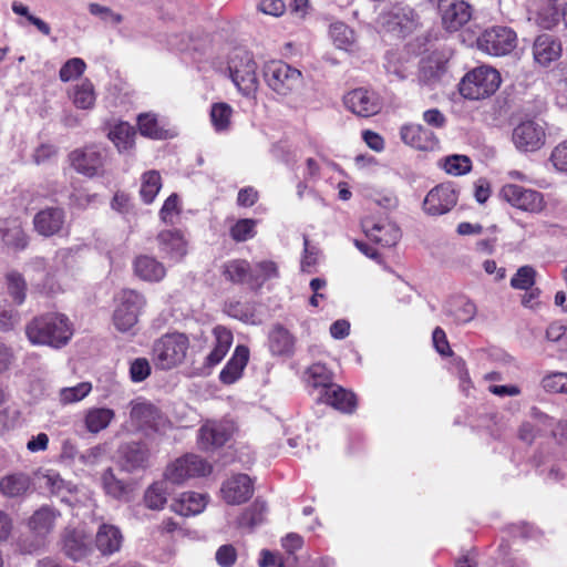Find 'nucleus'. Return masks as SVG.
<instances>
[{
	"label": "nucleus",
	"instance_id": "59",
	"mask_svg": "<svg viewBox=\"0 0 567 567\" xmlns=\"http://www.w3.org/2000/svg\"><path fill=\"white\" fill-rule=\"evenodd\" d=\"M179 198L176 194H172L166 198L159 212L161 219L165 224H173L174 217L179 214Z\"/></svg>",
	"mask_w": 567,
	"mask_h": 567
},
{
	"label": "nucleus",
	"instance_id": "47",
	"mask_svg": "<svg viewBox=\"0 0 567 567\" xmlns=\"http://www.w3.org/2000/svg\"><path fill=\"white\" fill-rule=\"evenodd\" d=\"M257 220L252 218L238 219L229 229V235L237 243L252 239L256 231Z\"/></svg>",
	"mask_w": 567,
	"mask_h": 567
},
{
	"label": "nucleus",
	"instance_id": "46",
	"mask_svg": "<svg viewBox=\"0 0 567 567\" xmlns=\"http://www.w3.org/2000/svg\"><path fill=\"white\" fill-rule=\"evenodd\" d=\"M233 109L229 104L214 103L210 109V122L216 131H227L230 127Z\"/></svg>",
	"mask_w": 567,
	"mask_h": 567
},
{
	"label": "nucleus",
	"instance_id": "6",
	"mask_svg": "<svg viewBox=\"0 0 567 567\" xmlns=\"http://www.w3.org/2000/svg\"><path fill=\"white\" fill-rule=\"evenodd\" d=\"M267 85L278 95L291 94L302 82V73L284 61H270L264 68Z\"/></svg>",
	"mask_w": 567,
	"mask_h": 567
},
{
	"label": "nucleus",
	"instance_id": "25",
	"mask_svg": "<svg viewBox=\"0 0 567 567\" xmlns=\"http://www.w3.org/2000/svg\"><path fill=\"white\" fill-rule=\"evenodd\" d=\"M249 360V350L245 346H237L231 358L219 373V380L224 384L235 383L243 374Z\"/></svg>",
	"mask_w": 567,
	"mask_h": 567
},
{
	"label": "nucleus",
	"instance_id": "37",
	"mask_svg": "<svg viewBox=\"0 0 567 567\" xmlns=\"http://www.w3.org/2000/svg\"><path fill=\"white\" fill-rule=\"evenodd\" d=\"M545 137L544 124L534 120L519 123L513 131L514 142H543Z\"/></svg>",
	"mask_w": 567,
	"mask_h": 567
},
{
	"label": "nucleus",
	"instance_id": "63",
	"mask_svg": "<svg viewBox=\"0 0 567 567\" xmlns=\"http://www.w3.org/2000/svg\"><path fill=\"white\" fill-rule=\"evenodd\" d=\"M236 558L237 553L233 545H223L216 551V560L221 567H231Z\"/></svg>",
	"mask_w": 567,
	"mask_h": 567
},
{
	"label": "nucleus",
	"instance_id": "58",
	"mask_svg": "<svg viewBox=\"0 0 567 567\" xmlns=\"http://www.w3.org/2000/svg\"><path fill=\"white\" fill-rule=\"evenodd\" d=\"M369 197L378 206L385 209H393L398 206V197L395 194L388 189H375L369 194Z\"/></svg>",
	"mask_w": 567,
	"mask_h": 567
},
{
	"label": "nucleus",
	"instance_id": "7",
	"mask_svg": "<svg viewBox=\"0 0 567 567\" xmlns=\"http://www.w3.org/2000/svg\"><path fill=\"white\" fill-rule=\"evenodd\" d=\"M228 69L233 82L245 95L257 90V64L249 52L235 50L229 59Z\"/></svg>",
	"mask_w": 567,
	"mask_h": 567
},
{
	"label": "nucleus",
	"instance_id": "53",
	"mask_svg": "<svg viewBox=\"0 0 567 567\" xmlns=\"http://www.w3.org/2000/svg\"><path fill=\"white\" fill-rule=\"evenodd\" d=\"M330 35L339 48H344L354 41L353 31L343 22L331 23Z\"/></svg>",
	"mask_w": 567,
	"mask_h": 567
},
{
	"label": "nucleus",
	"instance_id": "23",
	"mask_svg": "<svg viewBox=\"0 0 567 567\" xmlns=\"http://www.w3.org/2000/svg\"><path fill=\"white\" fill-rule=\"evenodd\" d=\"M137 125L141 134L151 140H173L177 132L173 127H167L161 123L154 113H143L137 117Z\"/></svg>",
	"mask_w": 567,
	"mask_h": 567
},
{
	"label": "nucleus",
	"instance_id": "40",
	"mask_svg": "<svg viewBox=\"0 0 567 567\" xmlns=\"http://www.w3.org/2000/svg\"><path fill=\"white\" fill-rule=\"evenodd\" d=\"M447 313L456 323H467L476 316V306L465 297H457L450 301Z\"/></svg>",
	"mask_w": 567,
	"mask_h": 567
},
{
	"label": "nucleus",
	"instance_id": "21",
	"mask_svg": "<svg viewBox=\"0 0 567 567\" xmlns=\"http://www.w3.org/2000/svg\"><path fill=\"white\" fill-rule=\"evenodd\" d=\"M65 223V213L60 207H47L34 215L35 231L44 237L59 234Z\"/></svg>",
	"mask_w": 567,
	"mask_h": 567
},
{
	"label": "nucleus",
	"instance_id": "38",
	"mask_svg": "<svg viewBox=\"0 0 567 567\" xmlns=\"http://www.w3.org/2000/svg\"><path fill=\"white\" fill-rule=\"evenodd\" d=\"M69 96L75 107L81 110H90L95 104L94 86L90 80L85 79L80 84L74 85L69 91Z\"/></svg>",
	"mask_w": 567,
	"mask_h": 567
},
{
	"label": "nucleus",
	"instance_id": "13",
	"mask_svg": "<svg viewBox=\"0 0 567 567\" xmlns=\"http://www.w3.org/2000/svg\"><path fill=\"white\" fill-rule=\"evenodd\" d=\"M344 106L353 114L370 117L382 109V102L377 93L359 87L348 92L343 96Z\"/></svg>",
	"mask_w": 567,
	"mask_h": 567
},
{
	"label": "nucleus",
	"instance_id": "48",
	"mask_svg": "<svg viewBox=\"0 0 567 567\" xmlns=\"http://www.w3.org/2000/svg\"><path fill=\"white\" fill-rule=\"evenodd\" d=\"M91 391L92 384L90 382H81L74 386L61 389L59 392V400L63 405L76 403L86 398Z\"/></svg>",
	"mask_w": 567,
	"mask_h": 567
},
{
	"label": "nucleus",
	"instance_id": "24",
	"mask_svg": "<svg viewBox=\"0 0 567 567\" xmlns=\"http://www.w3.org/2000/svg\"><path fill=\"white\" fill-rule=\"evenodd\" d=\"M90 542V537L81 529L66 528L62 536L63 550L73 560H80L86 556Z\"/></svg>",
	"mask_w": 567,
	"mask_h": 567
},
{
	"label": "nucleus",
	"instance_id": "41",
	"mask_svg": "<svg viewBox=\"0 0 567 567\" xmlns=\"http://www.w3.org/2000/svg\"><path fill=\"white\" fill-rule=\"evenodd\" d=\"M269 348L272 354L290 355L293 351V338L287 329L277 326L269 334Z\"/></svg>",
	"mask_w": 567,
	"mask_h": 567
},
{
	"label": "nucleus",
	"instance_id": "36",
	"mask_svg": "<svg viewBox=\"0 0 567 567\" xmlns=\"http://www.w3.org/2000/svg\"><path fill=\"white\" fill-rule=\"evenodd\" d=\"M223 275L234 284L252 282V269L247 260L234 259L223 266Z\"/></svg>",
	"mask_w": 567,
	"mask_h": 567
},
{
	"label": "nucleus",
	"instance_id": "27",
	"mask_svg": "<svg viewBox=\"0 0 567 567\" xmlns=\"http://www.w3.org/2000/svg\"><path fill=\"white\" fill-rule=\"evenodd\" d=\"M560 52V43L549 34L538 35L533 45L534 58L543 66L558 59Z\"/></svg>",
	"mask_w": 567,
	"mask_h": 567
},
{
	"label": "nucleus",
	"instance_id": "64",
	"mask_svg": "<svg viewBox=\"0 0 567 567\" xmlns=\"http://www.w3.org/2000/svg\"><path fill=\"white\" fill-rule=\"evenodd\" d=\"M550 159L560 172H567V144H558L551 152Z\"/></svg>",
	"mask_w": 567,
	"mask_h": 567
},
{
	"label": "nucleus",
	"instance_id": "4",
	"mask_svg": "<svg viewBox=\"0 0 567 567\" xmlns=\"http://www.w3.org/2000/svg\"><path fill=\"white\" fill-rule=\"evenodd\" d=\"M499 84V73L483 65L466 73L460 83V93L468 100H481L495 93Z\"/></svg>",
	"mask_w": 567,
	"mask_h": 567
},
{
	"label": "nucleus",
	"instance_id": "61",
	"mask_svg": "<svg viewBox=\"0 0 567 567\" xmlns=\"http://www.w3.org/2000/svg\"><path fill=\"white\" fill-rule=\"evenodd\" d=\"M135 128L127 122H121L107 133L111 141L127 142L135 136Z\"/></svg>",
	"mask_w": 567,
	"mask_h": 567
},
{
	"label": "nucleus",
	"instance_id": "12",
	"mask_svg": "<svg viewBox=\"0 0 567 567\" xmlns=\"http://www.w3.org/2000/svg\"><path fill=\"white\" fill-rule=\"evenodd\" d=\"M439 12L445 30L454 32L472 18V7L465 0H439Z\"/></svg>",
	"mask_w": 567,
	"mask_h": 567
},
{
	"label": "nucleus",
	"instance_id": "56",
	"mask_svg": "<svg viewBox=\"0 0 567 567\" xmlns=\"http://www.w3.org/2000/svg\"><path fill=\"white\" fill-rule=\"evenodd\" d=\"M89 12L92 16L100 18L102 21L109 22L113 25H117L123 21V16L121 13L114 12L111 8L99 3H90Z\"/></svg>",
	"mask_w": 567,
	"mask_h": 567
},
{
	"label": "nucleus",
	"instance_id": "26",
	"mask_svg": "<svg viewBox=\"0 0 567 567\" xmlns=\"http://www.w3.org/2000/svg\"><path fill=\"white\" fill-rule=\"evenodd\" d=\"M0 241L9 249L22 250L28 245V237L17 219L0 221Z\"/></svg>",
	"mask_w": 567,
	"mask_h": 567
},
{
	"label": "nucleus",
	"instance_id": "39",
	"mask_svg": "<svg viewBox=\"0 0 567 567\" xmlns=\"http://www.w3.org/2000/svg\"><path fill=\"white\" fill-rule=\"evenodd\" d=\"M384 24L388 30L404 35L415 25L413 12L411 10L406 12L405 9L393 10L384 17Z\"/></svg>",
	"mask_w": 567,
	"mask_h": 567
},
{
	"label": "nucleus",
	"instance_id": "50",
	"mask_svg": "<svg viewBox=\"0 0 567 567\" xmlns=\"http://www.w3.org/2000/svg\"><path fill=\"white\" fill-rule=\"evenodd\" d=\"M443 168L447 174L460 176L471 171L472 162L465 155H450L444 158Z\"/></svg>",
	"mask_w": 567,
	"mask_h": 567
},
{
	"label": "nucleus",
	"instance_id": "43",
	"mask_svg": "<svg viewBox=\"0 0 567 567\" xmlns=\"http://www.w3.org/2000/svg\"><path fill=\"white\" fill-rule=\"evenodd\" d=\"M167 482H155L147 487L144 494V502L147 508L152 511L163 509L167 503Z\"/></svg>",
	"mask_w": 567,
	"mask_h": 567
},
{
	"label": "nucleus",
	"instance_id": "30",
	"mask_svg": "<svg viewBox=\"0 0 567 567\" xmlns=\"http://www.w3.org/2000/svg\"><path fill=\"white\" fill-rule=\"evenodd\" d=\"M206 496L195 492H185L178 499H175L171 508L181 516L197 515L206 507Z\"/></svg>",
	"mask_w": 567,
	"mask_h": 567
},
{
	"label": "nucleus",
	"instance_id": "32",
	"mask_svg": "<svg viewBox=\"0 0 567 567\" xmlns=\"http://www.w3.org/2000/svg\"><path fill=\"white\" fill-rule=\"evenodd\" d=\"M31 487V478L25 473H13L0 480V492L6 497H20Z\"/></svg>",
	"mask_w": 567,
	"mask_h": 567
},
{
	"label": "nucleus",
	"instance_id": "29",
	"mask_svg": "<svg viewBox=\"0 0 567 567\" xmlns=\"http://www.w3.org/2000/svg\"><path fill=\"white\" fill-rule=\"evenodd\" d=\"M446 72V61L439 54H431L421 60L419 70V81L426 85H432L440 81Z\"/></svg>",
	"mask_w": 567,
	"mask_h": 567
},
{
	"label": "nucleus",
	"instance_id": "55",
	"mask_svg": "<svg viewBox=\"0 0 567 567\" xmlns=\"http://www.w3.org/2000/svg\"><path fill=\"white\" fill-rule=\"evenodd\" d=\"M433 134L420 124H409L401 128L403 142H429Z\"/></svg>",
	"mask_w": 567,
	"mask_h": 567
},
{
	"label": "nucleus",
	"instance_id": "3",
	"mask_svg": "<svg viewBox=\"0 0 567 567\" xmlns=\"http://www.w3.org/2000/svg\"><path fill=\"white\" fill-rule=\"evenodd\" d=\"M61 516V513L54 507L43 505L28 518L27 526L31 533L32 540H20L19 547L21 551L32 554L42 548L48 536L54 530L55 523Z\"/></svg>",
	"mask_w": 567,
	"mask_h": 567
},
{
	"label": "nucleus",
	"instance_id": "31",
	"mask_svg": "<svg viewBox=\"0 0 567 567\" xmlns=\"http://www.w3.org/2000/svg\"><path fill=\"white\" fill-rule=\"evenodd\" d=\"M122 540V533L116 526L103 524L96 533L95 544L102 554L111 555L121 548Z\"/></svg>",
	"mask_w": 567,
	"mask_h": 567
},
{
	"label": "nucleus",
	"instance_id": "62",
	"mask_svg": "<svg viewBox=\"0 0 567 567\" xmlns=\"http://www.w3.org/2000/svg\"><path fill=\"white\" fill-rule=\"evenodd\" d=\"M213 333L216 339V343L214 347H217L227 353L233 343L231 331L223 326H217L214 328Z\"/></svg>",
	"mask_w": 567,
	"mask_h": 567
},
{
	"label": "nucleus",
	"instance_id": "9",
	"mask_svg": "<svg viewBox=\"0 0 567 567\" xmlns=\"http://www.w3.org/2000/svg\"><path fill=\"white\" fill-rule=\"evenodd\" d=\"M517 45V35L508 27H493L477 39V47L491 55L501 56L511 53Z\"/></svg>",
	"mask_w": 567,
	"mask_h": 567
},
{
	"label": "nucleus",
	"instance_id": "52",
	"mask_svg": "<svg viewBox=\"0 0 567 567\" xmlns=\"http://www.w3.org/2000/svg\"><path fill=\"white\" fill-rule=\"evenodd\" d=\"M86 64L80 58L68 60L59 71V78L62 82H69L81 76L85 71Z\"/></svg>",
	"mask_w": 567,
	"mask_h": 567
},
{
	"label": "nucleus",
	"instance_id": "49",
	"mask_svg": "<svg viewBox=\"0 0 567 567\" xmlns=\"http://www.w3.org/2000/svg\"><path fill=\"white\" fill-rule=\"evenodd\" d=\"M7 284L9 295L13 298L17 305H22L25 300L27 284L22 275L18 271H10L7 274Z\"/></svg>",
	"mask_w": 567,
	"mask_h": 567
},
{
	"label": "nucleus",
	"instance_id": "8",
	"mask_svg": "<svg viewBox=\"0 0 567 567\" xmlns=\"http://www.w3.org/2000/svg\"><path fill=\"white\" fill-rule=\"evenodd\" d=\"M146 305L145 297L133 289L121 291L113 312V323L121 332L131 331L138 321V316Z\"/></svg>",
	"mask_w": 567,
	"mask_h": 567
},
{
	"label": "nucleus",
	"instance_id": "1",
	"mask_svg": "<svg viewBox=\"0 0 567 567\" xmlns=\"http://www.w3.org/2000/svg\"><path fill=\"white\" fill-rule=\"evenodd\" d=\"M25 334L32 344L59 349L71 340L73 327L65 315L49 312L33 318L25 326Z\"/></svg>",
	"mask_w": 567,
	"mask_h": 567
},
{
	"label": "nucleus",
	"instance_id": "34",
	"mask_svg": "<svg viewBox=\"0 0 567 567\" xmlns=\"http://www.w3.org/2000/svg\"><path fill=\"white\" fill-rule=\"evenodd\" d=\"M267 505L260 499H256L246 508L236 520V527L239 529L252 530L256 526L262 524L267 514Z\"/></svg>",
	"mask_w": 567,
	"mask_h": 567
},
{
	"label": "nucleus",
	"instance_id": "2",
	"mask_svg": "<svg viewBox=\"0 0 567 567\" xmlns=\"http://www.w3.org/2000/svg\"><path fill=\"white\" fill-rule=\"evenodd\" d=\"M189 339L179 332L166 333L157 339L152 349V360L159 370L181 365L187 355Z\"/></svg>",
	"mask_w": 567,
	"mask_h": 567
},
{
	"label": "nucleus",
	"instance_id": "42",
	"mask_svg": "<svg viewBox=\"0 0 567 567\" xmlns=\"http://www.w3.org/2000/svg\"><path fill=\"white\" fill-rule=\"evenodd\" d=\"M306 375L308 386L319 390V395L324 392L327 388L334 384L332 382L333 377L331 371L321 363L310 365L306 371Z\"/></svg>",
	"mask_w": 567,
	"mask_h": 567
},
{
	"label": "nucleus",
	"instance_id": "20",
	"mask_svg": "<svg viewBox=\"0 0 567 567\" xmlns=\"http://www.w3.org/2000/svg\"><path fill=\"white\" fill-rule=\"evenodd\" d=\"M122 467L127 472L145 470L150 466L151 453L145 443L130 442L120 450Z\"/></svg>",
	"mask_w": 567,
	"mask_h": 567
},
{
	"label": "nucleus",
	"instance_id": "19",
	"mask_svg": "<svg viewBox=\"0 0 567 567\" xmlns=\"http://www.w3.org/2000/svg\"><path fill=\"white\" fill-rule=\"evenodd\" d=\"M221 493L228 504L237 505L245 503L252 496V481L246 474L234 475L223 484Z\"/></svg>",
	"mask_w": 567,
	"mask_h": 567
},
{
	"label": "nucleus",
	"instance_id": "5",
	"mask_svg": "<svg viewBox=\"0 0 567 567\" xmlns=\"http://www.w3.org/2000/svg\"><path fill=\"white\" fill-rule=\"evenodd\" d=\"M130 406V420L136 430L150 434L165 433L171 427L169 420L153 403L138 399Z\"/></svg>",
	"mask_w": 567,
	"mask_h": 567
},
{
	"label": "nucleus",
	"instance_id": "14",
	"mask_svg": "<svg viewBox=\"0 0 567 567\" xmlns=\"http://www.w3.org/2000/svg\"><path fill=\"white\" fill-rule=\"evenodd\" d=\"M457 203V193L451 183H443L432 188L424 198L423 209L426 214L439 216L449 213Z\"/></svg>",
	"mask_w": 567,
	"mask_h": 567
},
{
	"label": "nucleus",
	"instance_id": "44",
	"mask_svg": "<svg viewBox=\"0 0 567 567\" xmlns=\"http://www.w3.org/2000/svg\"><path fill=\"white\" fill-rule=\"evenodd\" d=\"M102 485L105 493L115 499H126L130 493V486L118 480L112 468L103 472Z\"/></svg>",
	"mask_w": 567,
	"mask_h": 567
},
{
	"label": "nucleus",
	"instance_id": "10",
	"mask_svg": "<svg viewBox=\"0 0 567 567\" xmlns=\"http://www.w3.org/2000/svg\"><path fill=\"white\" fill-rule=\"evenodd\" d=\"M212 466L202 457L187 454L169 464L165 471V481L173 484H182L187 478L205 476L209 474Z\"/></svg>",
	"mask_w": 567,
	"mask_h": 567
},
{
	"label": "nucleus",
	"instance_id": "33",
	"mask_svg": "<svg viewBox=\"0 0 567 567\" xmlns=\"http://www.w3.org/2000/svg\"><path fill=\"white\" fill-rule=\"evenodd\" d=\"M115 417V412L109 408H91L84 414V425L87 432L96 434L105 430Z\"/></svg>",
	"mask_w": 567,
	"mask_h": 567
},
{
	"label": "nucleus",
	"instance_id": "45",
	"mask_svg": "<svg viewBox=\"0 0 567 567\" xmlns=\"http://www.w3.org/2000/svg\"><path fill=\"white\" fill-rule=\"evenodd\" d=\"M162 187V178L157 171H148L142 175V185L140 195L145 204H151L155 199Z\"/></svg>",
	"mask_w": 567,
	"mask_h": 567
},
{
	"label": "nucleus",
	"instance_id": "22",
	"mask_svg": "<svg viewBox=\"0 0 567 567\" xmlns=\"http://www.w3.org/2000/svg\"><path fill=\"white\" fill-rule=\"evenodd\" d=\"M318 400L342 413L351 414L357 409L355 394L336 383L327 388Z\"/></svg>",
	"mask_w": 567,
	"mask_h": 567
},
{
	"label": "nucleus",
	"instance_id": "28",
	"mask_svg": "<svg viewBox=\"0 0 567 567\" xmlns=\"http://www.w3.org/2000/svg\"><path fill=\"white\" fill-rule=\"evenodd\" d=\"M134 271L142 280L158 282L166 276V269L162 262L152 256L142 255L134 261Z\"/></svg>",
	"mask_w": 567,
	"mask_h": 567
},
{
	"label": "nucleus",
	"instance_id": "35",
	"mask_svg": "<svg viewBox=\"0 0 567 567\" xmlns=\"http://www.w3.org/2000/svg\"><path fill=\"white\" fill-rule=\"evenodd\" d=\"M44 486L51 492L52 495L60 497L62 502H69V496L78 492L76 485L72 482L65 481L55 471H48L43 475Z\"/></svg>",
	"mask_w": 567,
	"mask_h": 567
},
{
	"label": "nucleus",
	"instance_id": "54",
	"mask_svg": "<svg viewBox=\"0 0 567 567\" xmlns=\"http://www.w3.org/2000/svg\"><path fill=\"white\" fill-rule=\"evenodd\" d=\"M252 274V281H256L257 286H261L266 280L277 278L279 275L277 264L271 260L257 262Z\"/></svg>",
	"mask_w": 567,
	"mask_h": 567
},
{
	"label": "nucleus",
	"instance_id": "60",
	"mask_svg": "<svg viewBox=\"0 0 567 567\" xmlns=\"http://www.w3.org/2000/svg\"><path fill=\"white\" fill-rule=\"evenodd\" d=\"M151 374V364L145 358H137L132 361L130 375L133 382H142Z\"/></svg>",
	"mask_w": 567,
	"mask_h": 567
},
{
	"label": "nucleus",
	"instance_id": "11",
	"mask_svg": "<svg viewBox=\"0 0 567 567\" xmlns=\"http://www.w3.org/2000/svg\"><path fill=\"white\" fill-rule=\"evenodd\" d=\"M501 196L513 207L532 214L540 213L546 206L542 193L516 184L504 185Z\"/></svg>",
	"mask_w": 567,
	"mask_h": 567
},
{
	"label": "nucleus",
	"instance_id": "18",
	"mask_svg": "<svg viewBox=\"0 0 567 567\" xmlns=\"http://www.w3.org/2000/svg\"><path fill=\"white\" fill-rule=\"evenodd\" d=\"M159 251L173 261H181L187 254V240L177 229H166L156 237Z\"/></svg>",
	"mask_w": 567,
	"mask_h": 567
},
{
	"label": "nucleus",
	"instance_id": "15",
	"mask_svg": "<svg viewBox=\"0 0 567 567\" xmlns=\"http://www.w3.org/2000/svg\"><path fill=\"white\" fill-rule=\"evenodd\" d=\"M362 228L372 241L383 247H392L401 238L400 228L386 219L375 221L373 218H364Z\"/></svg>",
	"mask_w": 567,
	"mask_h": 567
},
{
	"label": "nucleus",
	"instance_id": "57",
	"mask_svg": "<svg viewBox=\"0 0 567 567\" xmlns=\"http://www.w3.org/2000/svg\"><path fill=\"white\" fill-rule=\"evenodd\" d=\"M543 388L548 392L567 393V373H553L542 380Z\"/></svg>",
	"mask_w": 567,
	"mask_h": 567
},
{
	"label": "nucleus",
	"instance_id": "51",
	"mask_svg": "<svg viewBox=\"0 0 567 567\" xmlns=\"http://www.w3.org/2000/svg\"><path fill=\"white\" fill-rule=\"evenodd\" d=\"M536 279V270L532 266H522L511 279V287L518 290L530 289Z\"/></svg>",
	"mask_w": 567,
	"mask_h": 567
},
{
	"label": "nucleus",
	"instance_id": "17",
	"mask_svg": "<svg viewBox=\"0 0 567 567\" xmlns=\"http://www.w3.org/2000/svg\"><path fill=\"white\" fill-rule=\"evenodd\" d=\"M70 161L76 172L90 177L99 174L103 165V157L95 144L75 150L71 153Z\"/></svg>",
	"mask_w": 567,
	"mask_h": 567
},
{
	"label": "nucleus",
	"instance_id": "16",
	"mask_svg": "<svg viewBox=\"0 0 567 567\" xmlns=\"http://www.w3.org/2000/svg\"><path fill=\"white\" fill-rule=\"evenodd\" d=\"M234 425L230 422L209 421L198 432V443L202 450L223 446L233 435Z\"/></svg>",
	"mask_w": 567,
	"mask_h": 567
}]
</instances>
